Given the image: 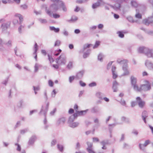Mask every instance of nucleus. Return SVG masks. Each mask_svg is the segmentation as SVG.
I'll use <instances>...</instances> for the list:
<instances>
[{"instance_id": "1", "label": "nucleus", "mask_w": 153, "mask_h": 153, "mask_svg": "<svg viewBox=\"0 0 153 153\" xmlns=\"http://www.w3.org/2000/svg\"><path fill=\"white\" fill-rule=\"evenodd\" d=\"M45 105H43L42 106L41 108L40 111L39 113V115H40L42 113L44 116V119L43 120V123L45 125H46L47 123V114L48 110V108L49 105V102H45Z\"/></svg>"}, {"instance_id": "2", "label": "nucleus", "mask_w": 153, "mask_h": 153, "mask_svg": "<svg viewBox=\"0 0 153 153\" xmlns=\"http://www.w3.org/2000/svg\"><path fill=\"white\" fill-rule=\"evenodd\" d=\"M117 62L120 64H123L122 69L124 72L122 75L124 76L128 75L129 73L128 70V60L127 59L121 60L120 59L118 58L117 60Z\"/></svg>"}, {"instance_id": "3", "label": "nucleus", "mask_w": 153, "mask_h": 153, "mask_svg": "<svg viewBox=\"0 0 153 153\" xmlns=\"http://www.w3.org/2000/svg\"><path fill=\"white\" fill-rule=\"evenodd\" d=\"M59 3H55L51 4L50 6V9L51 10H47V7L46 8V10L47 13L50 16H52L51 11L53 12H55L57 11L59 9Z\"/></svg>"}, {"instance_id": "4", "label": "nucleus", "mask_w": 153, "mask_h": 153, "mask_svg": "<svg viewBox=\"0 0 153 153\" xmlns=\"http://www.w3.org/2000/svg\"><path fill=\"white\" fill-rule=\"evenodd\" d=\"M56 62L59 65H65L66 62V57L65 54L62 53L56 59Z\"/></svg>"}, {"instance_id": "5", "label": "nucleus", "mask_w": 153, "mask_h": 153, "mask_svg": "<svg viewBox=\"0 0 153 153\" xmlns=\"http://www.w3.org/2000/svg\"><path fill=\"white\" fill-rule=\"evenodd\" d=\"M145 82L147 84H143L141 85V87L139 88V90L147 91L151 89V85L149 83V82L147 80H146Z\"/></svg>"}, {"instance_id": "6", "label": "nucleus", "mask_w": 153, "mask_h": 153, "mask_svg": "<svg viewBox=\"0 0 153 153\" xmlns=\"http://www.w3.org/2000/svg\"><path fill=\"white\" fill-rule=\"evenodd\" d=\"M10 24L11 22L10 21L7 22L6 23H3L2 24L1 27L3 33H6L7 32V29L10 28Z\"/></svg>"}, {"instance_id": "7", "label": "nucleus", "mask_w": 153, "mask_h": 153, "mask_svg": "<svg viewBox=\"0 0 153 153\" xmlns=\"http://www.w3.org/2000/svg\"><path fill=\"white\" fill-rule=\"evenodd\" d=\"M122 2V1L121 0L117 1L116 2V4H118L117 6H116L115 5H113L108 3H106V4L109 5L111 7L113 8V9H114V10H120V8L121 7V4Z\"/></svg>"}, {"instance_id": "8", "label": "nucleus", "mask_w": 153, "mask_h": 153, "mask_svg": "<svg viewBox=\"0 0 153 153\" xmlns=\"http://www.w3.org/2000/svg\"><path fill=\"white\" fill-rule=\"evenodd\" d=\"M86 144L88 146V147L86 148V150L89 153H96L92 149L93 143H92L87 141Z\"/></svg>"}, {"instance_id": "9", "label": "nucleus", "mask_w": 153, "mask_h": 153, "mask_svg": "<svg viewBox=\"0 0 153 153\" xmlns=\"http://www.w3.org/2000/svg\"><path fill=\"white\" fill-rule=\"evenodd\" d=\"M136 100L139 107L143 108L145 105V102L143 101L141 98L139 97H137Z\"/></svg>"}, {"instance_id": "10", "label": "nucleus", "mask_w": 153, "mask_h": 153, "mask_svg": "<svg viewBox=\"0 0 153 153\" xmlns=\"http://www.w3.org/2000/svg\"><path fill=\"white\" fill-rule=\"evenodd\" d=\"M89 109H87L85 110L76 111V114L77 117L78 116H82L86 114L88 111H89Z\"/></svg>"}, {"instance_id": "11", "label": "nucleus", "mask_w": 153, "mask_h": 153, "mask_svg": "<svg viewBox=\"0 0 153 153\" xmlns=\"http://www.w3.org/2000/svg\"><path fill=\"white\" fill-rule=\"evenodd\" d=\"M145 65L148 69L153 70V63L148 60L145 61Z\"/></svg>"}, {"instance_id": "12", "label": "nucleus", "mask_w": 153, "mask_h": 153, "mask_svg": "<svg viewBox=\"0 0 153 153\" xmlns=\"http://www.w3.org/2000/svg\"><path fill=\"white\" fill-rule=\"evenodd\" d=\"M85 72L84 70H82L79 71L78 72L76 75V79H82V77L84 74Z\"/></svg>"}, {"instance_id": "13", "label": "nucleus", "mask_w": 153, "mask_h": 153, "mask_svg": "<svg viewBox=\"0 0 153 153\" xmlns=\"http://www.w3.org/2000/svg\"><path fill=\"white\" fill-rule=\"evenodd\" d=\"M37 137L35 135H33L30 138L28 142V144L29 145H33L35 140L36 139Z\"/></svg>"}, {"instance_id": "14", "label": "nucleus", "mask_w": 153, "mask_h": 153, "mask_svg": "<svg viewBox=\"0 0 153 153\" xmlns=\"http://www.w3.org/2000/svg\"><path fill=\"white\" fill-rule=\"evenodd\" d=\"M92 46V44H85L83 46V48L79 51V53H82L84 52L85 49L90 48Z\"/></svg>"}, {"instance_id": "15", "label": "nucleus", "mask_w": 153, "mask_h": 153, "mask_svg": "<svg viewBox=\"0 0 153 153\" xmlns=\"http://www.w3.org/2000/svg\"><path fill=\"white\" fill-rule=\"evenodd\" d=\"M100 109L98 106H95L92 107L90 109L91 112L92 113H96L99 112Z\"/></svg>"}, {"instance_id": "16", "label": "nucleus", "mask_w": 153, "mask_h": 153, "mask_svg": "<svg viewBox=\"0 0 153 153\" xmlns=\"http://www.w3.org/2000/svg\"><path fill=\"white\" fill-rule=\"evenodd\" d=\"M77 118L76 113H74L73 115H71L69 117L68 120V123L69 124L71 123L74 121V119H76Z\"/></svg>"}, {"instance_id": "17", "label": "nucleus", "mask_w": 153, "mask_h": 153, "mask_svg": "<svg viewBox=\"0 0 153 153\" xmlns=\"http://www.w3.org/2000/svg\"><path fill=\"white\" fill-rule=\"evenodd\" d=\"M59 9L61 8L62 10L64 12H66L67 11V8L65 3L62 1H60L59 3Z\"/></svg>"}, {"instance_id": "18", "label": "nucleus", "mask_w": 153, "mask_h": 153, "mask_svg": "<svg viewBox=\"0 0 153 153\" xmlns=\"http://www.w3.org/2000/svg\"><path fill=\"white\" fill-rule=\"evenodd\" d=\"M66 120L65 117H62L58 118L57 121V123L58 125L61 124H63L65 123Z\"/></svg>"}, {"instance_id": "19", "label": "nucleus", "mask_w": 153, "mask_h": 153, "mask_svg": "<svg viewBox=\"0 0 153 153\" xmlns=\"http://www.w3.org/2000/svg\"><path fill=\"white\" fill-rule=\"evenodd\" d=\"M119 84L115 80L113 82L112 86V89L113 90V92H116L117 91V85Z\"/></svg>"}, {"instance_id": "20", "label": "nucleus", "mask_w": 153, "mask_h": 153, "mask_svg": "<svg viewBox=\"0 0 153 153\" xmlns=\"http://www.w3.org/2000/svg\"><path fill=\"white\" fill-rule=\"evenodd\" d=\"M148 50H150L148 48H145V47H139L138 48V52L140 53H144L146 55V54L145 53V51H147Z\"/></svg>"}, {"instance_id": "21", "label": "nucleus", "mask_w": 153, "mask_h": 153, "mask_svg": "<svg viewBox=\"0 0 153 153\" xmlns=\"http://www.w3.org/2000/svg\"><path fill=\"white\" fill-rule=\"evenodd\" d=\"M145 52L146 56L148 57H152L153 58V50H148L147 51Z\"/></svg>"}, {"instance_id": "22", "label": "nucleus", "mask_w": 153, "mask_h": 153, "mask_svg": "<svg viewBox=\"0 0 153 153\" xmlns=\"http://www.w3.org/2000/svg\"><path fill=\"white\" fill-rule=\"evenodd\" d=\"M78 19V18L77 17L75 16H72L70 19L68 20H67V21L69 22H74L77 20Z\"/></svg>"}, {"instance_id": "23", "label": "nucleus", "mask_w": 153, "mask_h": 153, "mask_svg": "<svg viewBox=\"0 0 153 153\" xmlns=\"http://www.w3.org/2000/svg\"><path fill=\"white\" fill-rule=\"evenodd\" d=\"M117 123H114L108 125V130L110 133H111L113 128L116 126Z\"/></svg>"}, {"instance_id": "24", "label": "nucleus", "mask_w": 153, "mask_h": 153, "mask_svg": "<svg viewBox=\"0 0 153 153\" xmlns=\"http://www.w3.org/2000/svg\"><path fill=\"white\" fill-rule=\"evenodd\" d=\"M42 67V66L41 65L39 64L38 63H36L34 66V72L35 73L37 72L38 71L39 68L40 67Z\"/></svg>"}, {"instance_id": "25", "label": "nucleus", "mask_w": 153, "mask_h": 153, "mask_svg": "<svg viewBox=\"0 0 153 153\" xmlns=\"http://www.w3.org/2000/svg\"><path fill=\"white\" fill-rule=\"evenodd\" d=\"M38 48L39 46L38 45L37 43L36 42H35L33 49L34 51V52L33 53V54H35V55H37V52L38 50Z\"/></svg>"}, {"instance_id": "26", "label": "nucleus", "mask_w": 153, "mask_h": 153, "mask_svg": "<svg viewBox=\"0 0 153 153\" xmlns=\"http://www.w3.org/2000/svg\"><path fill=\"white\" fill-rule=\"evenodd\" d=\"M15 16L16 17H18L19 18V24H21L22 23L23 20V18L22 17V16L19 13H16L15 15Z\"/></svg>"}, {"instance_id": "27", "label": "nucleus", "mask_w": 153, "mask_h": 153, "mask_svg": "<svg viewBox=\"0 0 153 153\" xmlns=\"http://www.w3.org/2000/svg\"><path fill=\"white\" fill-rule=\"evenodd\" d=\"M73 62L69 61L66 66V68L68 70H70L73 68Z\"/></svg>"}, {"instance_id": "28", "label": "nucleus", "mask_w": 153, "mask_h": 153, "mask_svg": "<svg viewBox=\"0 0 153 153\" xmlns=\"http://www.w3.org/2000/svg\"><path fill=\"white\" fill-rule=\"evenodd\" d=\"M50 30L51 31H53L56 33H58L59 32L60 29L59 28H56L54 26H50Z\"/></svg>"}, {"instance_id": "29", "label": "nucleus", "mask_w": 153, "mask_h": 153, "mask_svg": "<svg viewBox=\"0 0 153 153\" xmlns=\"http://www.w3.org/2000/svg\"><path fill=\"white\" fill-rule=\"evenodd\" d=\"M131 85L134 84H136L137 82V79L133 76L131 77Z\"/></svg>"}, {"instance_id": "30", "label": "nucleus", "mask_w": 153, "mask_h": 153, "mask_svg": "<svg viewBox=\"0 0 153 153\" xmlns=\"http://www.w3.org/2000/svg\"><path fill=\"white\" fill-rule=\"evenodd\" d=\"M101 3L99 1H97V2L93 3L92 5V8L93 9H95L97 8L98 7H99L100 6Z\"/></svg>"}, {"instance_id": "31", "label": "nucleus", "mask_w": 153, "mask_h": 153, "mask_svg": "<svg viewBox=\"0 0 153 153\" xmlns=\"http://www.w3.org/2000/svg\"><path fill=\"white\" fill-rule=\"evenodd\" d=\"M91 52L90 49H88L85 52L83 55V58H86L88 56Z\"/></svg>"}, {"instance_id": "32", "label": "nucleus", "mask_w": 153, "mask_h": 153, "mask_svg": "<svg viewBox=\"0 0 153 153\" xmlns=\"http://www.w3.org/2000/svg\"><path fill=\"white\" fill-rule=\"evenodd\" d=\"M79 124V123L78 122H72L69 124V126L71 127L74 128L78 126Z\"/></svg>"}, {"instance_id": "33", "label": "nucleus", "mask_w": 153, "mask_h": 153, "mask_svg": "<svg viewBox=\"0 0 153 153\" xmlns=\"http://www.w3.org/2000/svg\"><path fill=\"white\" fill-rule=\"evenodd\" d=\"M62 51V50L60 49L56 50L53 53V55L55 56H58L61 53Z\"/></svg>"}, {"instance_id": "34", "label": "nucleus", "mask_w": 153, "mask_h": 153, "mask_svg": "<svg viewBox=\"0 0 153 153\" xmlns=\"http://www.w3.org/2000/svg\"><path fill=\"white\" fill-rule=\"evenodd\" d=\"M117 33L118 34V36L120 38H123L124 37V34H123L122 31H118Z\"/></svg>"}, {"instance_id": "35", "label": "nucleus", "mask_w": 153, "mask_h": 153, "mask_svg": "<svg viewBox=\"0 0 153 153\" xmlns=\"http://www.w3.org/2000/svg\"><path fill=\"white\" fill-rule=\"evenodd\" d=\"M97 59L101 62L103 61V55L102 53L99 54L97 56Z\"/></svg>"}, {"instance_id": "36", "label": "nucleus", "mask_w": 153, "mask_h": 153, "mask_svg": "<svg viewBox=\"0 0 153 153\" xmlns=\"http://www.w3.org/2000/svg\"><path fill=\"white\" fill-rule=\"evenodd\" d=\"M100 42L98 40H97L95 42V44L93 47V49H95L98 48V47L100 45Z\"/></svg>"}, {"instance_id": "37", "label": "nucleus", "mask_w": 153, "mask_h": 153, "mask_svg": "<svg viewBox=\"0 0 153 153\" xmlns=\"http://www.w3.org/2000/svg\"><path fill=\"white\" fill-rule=\"evenodd\" d=\"M57 148L61 152H63L64 150V146L63 145H60L59 144L57 145Z\"/></svg>"}, {"instance_id": "38", "label": "nucleus", "mask_w": 153, "mask_h": 153, "mask_svg": "<svg viewBox=\"0 0 153 153\" xmlns=\"http://www.w3.org/2000/svg\"><path fill=\"white\" fill-rule=\"evenodd\" d=\"M102 94L101 92H98L96 93V96L100 100H103V98L102 96Z\"/></svg>"}, {"instance_id": "39", "label": "nucleus", "mask_w": 153, "mask_h": 153, "mask_svg": "<svg viewBox=\"0 0 153 153\" xmlns=\"http://www.w3.org/2000/svg\"><path fill=\"white\" fill-rule=\"evenodd\" d=\"M131 4L132 7H137L138 6V4L136 1H131Z\"/></svg>"}, {"instance_id": "40", "label": "nucleus", "mask_w": 153, "mask_h": 153, "mask_svg": "<svg viewBox=\"0 0 153 153\" xmlns=\"http://www.w3.org/2000/svg\"><path fill=\"white\" fill-rule=\"evenodd\" d=\"M109 140H103L100 142V144L101 145H108L110 144V143L109 142Z\"/></svg>"}, {"instance_id": "41", "label": "nucleus", "mask_w": 153, "mask_h": 153, "mask_svg": "<svg viewBox=\"0 0 153 153\" xmlns=\"http://www.w3.org/2000/svg\"><path fill=\"white\" fill-rule=\"evenodd\" d=\"M2 2L3 4H6L7 3L10 4H12L13 3V1L11 0H2Z\"/></svg>"}, {"instance_id": "42", "label": "nucleus", "mask_w": 153, "mask_h": 153, "mask_svg": "<svg viewBox=\"0 0 153 153\" xmlns=\"http://www.w3.org/2000/svg\"><path fill=\"white\" fill-rule=\"evenodd\" d=\"M132 86H133L134 89V90L137 91H140V90H139V88L138 86L136 84H134Z\"/></svg>"}, {"instance_id": "43", "label": "nucleus", "mask_w": 153, "mask_h": 153, "mask_svg": "<svg viewBox=\"0 0 153 153\" xmlns=\"http://www.w3.org/2000/svg\"><path fill=\"white\" fill-rule=\"evenodd\" d=\"M76 79V76H70L69 78V81L70 83H72L75 79Z\"/></svg>"}, {"instance_id": "44", "label": "nucleus", "mask_w": 153, "mask_h": 153, "mask_svg": "<svg viewBox=\"0 0 153 153\" xmlns=\"http://www.w3.org/2000/svg\"><path fill=\"white\" fill-rule=\"evenodd\" d=\"M38 20L39 22H40V23L42 24H45L47 22V20L45 19L40 18L38 19Z\"/></svg>"}, {"instance_id": "45", "label": "nucleus", "mask_w": 153, "mask_h": 153, "mask_svg": "<svg viewBox=\"0 0 153 153\" xmlns=\"http://www.w3.org/2000/svg\"><path fill=\"white\" fill-rule=\"evenodd\" d=\"M48 59L50 63L53 62L54 61V59L52 58V56L50 55L49 54H48Z\"/></svg>"}, {"instance_id": "46", "label": "nucleus", "mask_w": 153, "mask_h": 153, "mask_svg": "<svg viewBox=\"0 0 153 153\" xmlns=\"http://www.w3.org/2000/svg\"><path fill=\"white\" fill-rule=\"evenodd\" d=\"M97 85L96 82L94 81L88 84V86L90 87L96 86Z\"/></svg>"}, {"instance_id": "47", "label": "nucleus", "mask_w": 153, "mask_h": 153, "mask_svg": "<svg viewBox=\"0 0 153 153\" xmlns=\"http://www.w3.org/2000/svg\"><path fill=\"white\" fill-rule=\"evenodd\" d=\"M143 116L146 117H148V114L146 111L144 110L143 112L141 115V117Z\"/></svg>"}, {"instance_id": "48", "label": "nucleus", "mask_w": 153, "mask_h": 153, "mask_svg": "<svg viewBox=\"0 0 153 153\" xmlns=\"http://www.w3.org/2000/svg\"><path fill=\"white\" fill-rule=\"evenodd\" d=\"M127 20L130 22L134 23L135 21L133 20V18L131 16H128L127 18Z\"/></svg>"}, {"instance_id": "49", "label": "nucleus", "mask_w": 153, "mask_h": 153, "mask_svg": "<svg viewBox=\"0 0 153 153\" xmlns=\"http://www.w3.org/2000/svg\"><path fill=\"white\" fill-rule=\"evenodd\" d=\"M61 41L59 40H57L55 42L54 46H59L61 45Z\"/></svg>"}, {"instance_id": "50", "label": "nucleus", "mask_w": 153, "mask_h": 153, "mask_svg": "<svg viewBox=\"0 0 153 153\" xmlns=\"http://www.w3.org/2000/svg\"><path fill=\"white\" fill-rule=\"evenodd\" d=\"M150 143V141L149 140H146L144 144L143 145V146L144 147L148 145Z\"/></svg>"}, {"instance_id": "51", "label": "nucleus", "mask_w": 153, "mask_h": 153, "mask_svg": "<svg viewBox=\"0 0 153 153\" xmlns=\"http://www.w3.org/2000/svg\"><path fill=\"white\" fill-rule=\"evenodd\" d=\"M53 17L55 19H58L59 18L60 16V15L57 13H54L53 14Z\"/></svg>"}, {"instance_id": "52", "label": "nucleus", "mask_w": 153, "mask_h": 153, "mask_svg": "<svg viewBox=\"0 0 153 153\" xmlns=\"http://www.w3.org/2000/svg\"><path fill=\"white\" fill-rule=\"evenodd\" d=\"M79 84L80 86L82 87H84L86 86V84L83 82L82 81L80 80L79 81Z\"/></svg>"}, {"instance_id": "53", "label": "nucleus", "mask_w": 153, "mask_h": 153, "mask_svg": "<svg viewBox=\"0 0 153 153\" xmlns=\"http://www.w3.org/2000/svg\"><path fill=\"white\" fill-rule=\"evenodd\" d=\"M113 62L114 61H111L108 64L107 66V70H108L110 69L111 66Z\"/></svg>"}, {"instance_id": "54", "label": "nucleus", "mask_w": 153, "mask_h": 153, "mask_svg": "<svg viewBox=\"0 0 153 153\" xmlns=\"http://www.w3.org/2000/svg\"><path fill=\"white\" fill-rule=\"evenodd\" d=\"M28 131V129L25 128L24 129L21 130L20 131V133L22 134H24Z\"/></svg>"}, {"instance_id": "55", "label": "nucleus", "mask_w": 153, "mask_h": 153, "mask_svg": "<svg viewBox=\"0 0 153 153\" xmlns=\"http://www.w3.org/2000/svg\"><path fill=\"white\" fill-rule=\"evenodd\" d=\"M20 7L23 10H25L27 9V6L26 4H24L21 5L20 6Z\"/></svg>"}, {"instance_id": "56", "label": "nucleus", "mask_w": 153, "mask_h": 153, "mask_svg": "<svg viewBox=\"0 0 153 153\" xmlns=\"http://www.w3.org/2000/svg\"><path fill=\"white\" fill-rule=\"evenodd\" d=\"M135 16L136 18H137L139 19H141L142 18V16L141 14L139 13H136L135 15Z\"/></svg>"}, {"instance_id": "57", "label": "nucleus", "mask_w": 153, "mask_h": 153, "mask_svg": "<svg viewBox=\"0 0 153 153\" xmlns=\"http://www.w3.org/2000/svg\"><path fill=\"white\" fill-rule=\"evenodd\" d=\"M49 85L51 87H52L54 85L53 82L51 80H49L48 81Z\"/></svg>"}, {"instance_id": "58", "label": "nucleus", "mask_w": 153, "mask_h": 153, "mask_svg": "<svg viewBox=\"0 0 153 153\" xmlns=\"http://www.w3.org/2000/svg\"><path fill=\"white\" fill-rule=\"evenodd\" d=\"M125 139V134H122L120 139L119 140L120 142L123 141Z\"/></svg>"}, {"instance_id": "59", "label": "nucleus", "mask_w": 153, "mask_h": 153, "mask_svg": "<svg viewBox=\"0 0 153 153\" xmlns=\"http://www.w3.org/2000/svg\"><path fill=\"white\" fill-rule=\"evenodd\" d=\"M93 141L94 142H98L100 140L97 137H93L92 138Z\"/></svg>"}, {"instance_id": "60", "label": "nucleus", "mask_w": 153, "mask_h": 153, "mask_svg": "<svg viewBox=\"0 0 153 153\" xmlns=\"http://www.w3.org/2000/svg\"><path fill=\"white\" fill-rule=\"evenodd\" d=\"M97 27L99 29L102 30L104 27V25L102 24H100L98 25Z\"/></svg>"}, {"instance_id": "61", "label": "nucleus", "mask_w": 153, "mask_h": 153, "mask_svg": "<svg viewBox=\"0 0 153 153\" xmlns=\"http://www.w3.org/2000/svg\"><path fill=\"white\" fill-rule=\"evenodd\" d=\"M136 36L137 38L140 40L143 41V38L141 34H137Z\"/></svg>"}, {"instance_id": "62", "label": "nucleus", "mask_w": 153, "mask_h": 153, "mask_svg": "<svg viewBox=\"0 0 153 153\" xmlns=\"http://www.w3.org/2000/svg\"><path fill=\"white\" fill-rule=\"evenodd\" d=\"M97 28V26L96 25H94L92 26V27H90L89 30L91 32L92 31V30H95Z\"/></svg>"}, {"instance_id": "63", "label": "nucleus", "mask_w": 153, "mask_h": 153, "mask_svg": "<svg viewBox=\"0 0 153 153\" xmlns=\"http://www.w3.org/2000/svg\"><path fill=\"white\" fill-rule=\"evenodd\" d=\"M138 132L135 129H133L132 132V133L135 134V135L137 136L138 134Z\"/></svg>"}, {"instance_id": "64", "label": "nucleus", "mask_w": 153, "mask_h": 153, "mask_svg": "<svg viewBox=\"0 0 153 153\" xmlns=\"http://www.w3.org/2000/svg\"><path fill=\"white\" fill-rule=\"evenodd\" d=\"M23 102V101L22 100H21L18 103L17 106L19 108H21L22 107V104Z\"/></svg>"}]
</instances>
